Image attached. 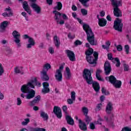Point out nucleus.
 I'll return each mask as SVG.
<instances>
[{
    "instance_id": "23",
    "label": "nucleus",
    "mask_w": 131,
    "mask_h": 131,
    "mask_svg": "<svg viewBox=\"0 0 131 131\" xmlns=\"http://www.w3.org/2000/svg\"><path fill=\"white\" fill-rule=\"evenodd\" d=\"M66 120H67L68 124H70V125H74V120L70 116H66Z\"/></svg>"
},
{
    "instance_id": "34",
    "label": "nucleus",
    "mask_w": 131,
    "mask_h": 131,
    "mask_svg": "<svg viewBox=\"0 0 131 131\" xmlns=\"http://www.w3.org/2000/svg\"><path fill=\"white\" fill-rule=\"evenodd\" d=\"M85 116V121L87 124H90V122L92 121V117L89 116L88 115Z\"/></svg>"
},
{
    "instance_id": "35",
    "label": "nucleus",
    "mask_w": 131,
    "mask_h": 131,
    "mask_svg": "<svg viewBox=\"0 0 131 131\" xmlns=\"http://www.w3.org/2000/svg\"><path fill=\"white\" fill-rule=\"evenodd\" d=\"M82 111L83 113V114L85 115V116L88 115L89 113V109L88 107H83L82 108Z\"/></svg>"
},
{
    "instance_id": "63",
    "label": "nucleus",
    "mask_w": 131,
    "mask_h": 131,
    "mask_svg": "<svg viewBox=\"0 0 131 131\" xmlns=\"http://www.w3.org/2000/svg\"><path fill=\"white\" fill-rule=\"evenodd\" d=\"M37 131H46V129L42 128H37Z\"/></svg>"
},
{
    "instance_id": "9",
    "label": "nucleus",
    "mask_w": 131,
    "mask_h": 131,
    "mask_svg": "<svg viewBox=\"0 0 131 131\" xmlns=\"http://www.w3.org/2000/svg\"><path fill=\"white\" fill-rule=\"evenodd\" d=\"M24 39H27L28 38V43L26 45L27 49H31V48L35 46V41L33 38L29 37L27 34H25L24 35Z\"/></svg>"
},
{
    "instance_id": "26",
    "label": "nucleus",
    "mask_w": 131,
    "mask_h": 131,
    "mask_svg": "<svg viewBox=\"0 0 131 131\" xmlns=\"http://www.w3.org/2000/svg\"><path fill=\"white\" fill-rule=\"evenodd\" d=\"M98 25L100 27H104L105 25H107V20L104 18H101V19H99V21H98Z\"/></svg>"
},
{
    "instance_id": "1",
    "label": "nucleus",
    "mask_w": 131,
    "mask_h": 131,
    "mask_svg": "<svg viewBox=\"0 0 131 131\" xmlns=\"http://www.w3.org/2000/svg\"><path fill=\"white\" fill-rule=\"evenodd\" d=\"M41 83L39 82H37V79L36 78H34L27 83L23 85L20 88V94L21 98L24 99L26 98L27 100H30V99H33L35 97V91L33 89H35V85H40Z\"/></svg>"
},
{
    "instance_id": "27",
    "label": "nucleus",
    "mask_w": 131,
    "mask_h": 131,
    "mask_svg": "<svg viewBox=\"0 0 131 131\" xmlns=\"http://www.w3.org/2000/svg\"><path fill=\"white\" fill-rule=\"evenodd\" d=\"M23 67H21L20 68L19 67H17L14 68V73H16V74H24V71H23Z\"/></svg>"
},
{
    "instance_id": "37",
    "label": "nucleus",
    "mask_w": 131,
    "mask_h": 131,
    "mask_svg": "<svg viewBox=\"0 0 131 131\" xmlns=\"http://www.w3.org/2000/svg\"><path fill=\"white\" fill-rule=\"evenodd\" d=\"M5 51L7 54V55H12L13 54V52H12V49L9 47H7L5 49Z\"/></svg>"
},
{
    "instance_id": "6",
    "label": "nucleus",
    "mask_w": 131,
    "mask_h": 131,
    "mask_svg": "<svg viewBox=\"0 0 131 131\" xmlns=\"http://www.w3.org/2000/svg\"><path fill=\"white\" fill-rule=\"evenodd\" d=\"M12 36H13V41L16 43L17 48H21L22 47V43H21V34L17 31L14 30L12 32Z\"/></svg>"
},
{
    "instance_id": "19",
    "label": "nucleus",
    "mask_w": 131,
    "mask_h": 131,
    "mask_svg": "<svg viewBox=\"0 0 131 131\" xmlns=\"http://www.w3.org/2000/svg\"><path fill=\"white\" fill-rule=\"evenodd\" d=\"M53 13L55 14L54 19L55 21H56L57 23H59V21H60V19H61V16H62V13L56 10L53 11Z\"/></svg>"
},
{
    "instance_id": "32",
    "label": "nucleus",
    "mask_w": 131,
    "mask_h": 131,
    "mask_svg": "<svg viewBox=\"0 0 131 131\" xmlns=\"http://www.w3.org/2000/svg\"><path fill=\"white\" fill-rule=\"evenodd\" d=\"M101 92L102 94H103V95H105V96H108V95H110V93L109 92V91L105 89V87H102Z\"/></svg>"
},
{
    "instance_id": "13",
    "label": "nucleus",
    "mask_w": 131,
    "mask_h": 131,
    "mask_svg": "<svg viewBox=\"0 0 131 131\" xmlns=\"http://www.w3.org/2000/svg\"><path fill=\"white\" fill-rule=\"evenodd\" d=\"M66 53L70 61L74 62V61L76 60L75 54L73 51L70 50H66Z\"/></svg>"
},
{
    "instance_id": "54",
    "label": "nucleus",
    "mask_w": 131,
    "mask_h": 131,
    "mask_svg": "<svg viewBox=\"0 0 131 131\" xmlns=\"http://www.w3.org/2000/svg\"><path fill=\"white\" fill-rule=\"evenodd\" d=\"M121 131H131V128L128 127H124Z\"/></svg>"
},
{
    "instance_id": "58",
    "label": "nucleus",
    "mask_w": 131,
    "mask_h": 131,
    "mask_svg": "<svg viewBox=\"0 0 131 131\" xmlns=\"http://www.w3.org/2000/svg\"><path fill=\"white\" fill-rule=\"evenodd\" d=\"M68 37L69 38H70V39H73V38H75V36H72L71 35V33H69V34L68 35Z\"/></svg>"
},
{
    "instance_id": "48",
    "label": "nucleus",
    "mask_w": 131,
    "mask_h": 131,
    "mask_svg": "<svg viewBox=\"0 0 131 131\" xmlns=\"http://www.w3.org/2000/svg\"><path fill=\"white\" fill-rule=\"evenodd\" d=\"M62 111H63L64 113H65V114H68L67 113V106L63 105L62 106Z\"/></svg>"
},
{
    "instance_id": "45",
    "label": "nucleus",
    "mask_w": 131,
    "mask_h": 131,
    "mask_svg": "<svg viewBox=\"0 0 131 131\" xmlns=\"http://www.w3.org/2000/svg\"><path fill=\"white\" fill-rule=\"evenodd\" d=\"M34 100H35L36 102L39 103V101H40V96L38 95L35 97L34 99Z\"/></svg>"
},
{
    "instance_id": "36",
    "label": "nucleus",
    "mask_w": 131,
    "mask_h": 131,
    "mask_svg": "<svg viewBox=\"0 0 131 131\" xmlns=\"http://www.w3.org/2000/svg\"><path fill=\"white\" fill-rule=\"evenodd\" d=\"M114 61L117 62L116 64V67H120V60H119V58L116 57L114 58Z\"/></svg>"
},
{
    "instance_id": "24",
    "label": "nucleus",
    "mask_w": 131,
    "mask_h": 131,
    "mask_svg": "<svg viewBox=\"0 0 131 131\" xmlns=\"http://www.w3.org/2000/svg\"><path fill=\"white\" fill-rule=\"evenodd\" d=\"M105 79L106 80H109L110 82H111V83H112V84H115V82H116V77H115L113 75H111L110 77H106L105 78Z\"/></svg>"
},
{
    "instance_id": "15",
    "label": "nucleus",
    "mask_w": 131,
    "mask_h": 131,
    "mask_svg": "<svg viewBox=\"0 0 131 131\" xmlns=\"http://www.w3.org/2000/svg\"><path fill=\"white\" fill-rule=\"evenodd\" d=\"M41 80L42 81H48L50 80V77L48 75L47 71L43 69L42 71L41 72Z\"/></svg>"
},
{
    "instance_id": "60",
    "label": "nucleus",
    "mask_w": 131,
    "mask_h": 131,
    "mask_svg": "<svg viewBox=\"0 0 131 131\" xmlns=\"http://www.w3.org/2000/svg\"><path fill=\"white\" fill-rule=\"evenodd\" d=\"M102 72V71L101 70L98 69L96 71V76L97 75H100V73Z\"/></svg>"
},
{
    "instance_id": "21",
    "label": "nucleus",
    "mask_w": 131,
    "mask_h": 131,
    "mask_svg": "<svg viewBox=\"0 0 131 131\" xmlns=\"http://www.w3.org/2000/svg\"><path fill=\"white\" fill-rule=\"evenodd\" d=\"M113 104L111 102H108L107 103V105L106 107L105 111L107 113V114H111V112H112V110H113Z\"/></svg>"
},
{
    "instance_id": "3",
    "label": "nucleus",
    "mask_w": 131,
    "mask_h": 131,
    "mask_svg": "<svg viewBox=\"0 0 131 131\" xmlns=\"http://www.w3.org/2000/svg\"><path fill=\"white\" fill-rule=\"evenodd\" d=\"M83 29L85 31L87 34V40L91 45V46H97V43L95 40V34L92 31V29L90 27V26L86 24L83 25Z\"/></svg>"
},
{
    "instance_id": "51",
    "label": "nucleus",
    "mask_w": 131,
    "mask_h": 131,
    "mask_svg": "<svg viewBox=\"0 0 131 131\" xmlns=\"http://www.w3.org/2000/svg\"><path fill=\"white\" fill-rule=\"evenodd\" d=\"M116 48L117 51H118L119 52H121V51H122V46H121V45H119L117 46H116Z\"/></svg>"
},
{
    "instance_id": "59",
    "label": "nucleus",
    "mask_w": 131,
    "mask_h": 131,
    "mask_svg": "<svg viewBox=\"0 0 131 131\" xmlns=\"http://www.w3.org/2000/svg\"><path fill=\"white\" fill-rule=\"evenodd\" d=\"M38 47L40 49H43V48H45V45L43 44V43L41 42L39 43Z\"/></svg>"
},
{
    "instance_id": "29",
    "label": "nucleus",
    "mask_w": 131,
    "mask_h": 131,
    "mask_svg": "<svg viewBox=\"0 0 131 131\" xmlns=\"http://www.w3.org/2000/svg\"><path fill=\"white\" fill-rule=\"evenodd\" d=\"M113 84L117 89H120V88H121V84H122V82H121V81L120 80H116V82H115V83Z\"/></svg>"
},
{
    "instance_id": "39",
    "label": "nucleus",
    "mask_w": 131,
    "mask_h": 131,
    "mask_svg": "<svg viewBox=\"0 0 131 131\" xmlns=\"http://www.w3.org/2000/svg\"><path fill=\"white\" fill-rule=\"evenodd\" d=\"M43 67L45 69H46L47 71H48L49 69H51L52 67L51 66V64H50L49 63H46L44 65Z\"/></svg>"
},
{
    "instance_id": "49",
    "label": "nucleus",
    "mask_w": 131,
    "mask_h": 131,
    "mask_svg": "<svg viewBox=\"0 0 131 131\" xmlns=\"http://www.w3.org/2000/svg\"><path fill=\"white\" fill-rule=\"evenodd\" d=\"M36 104H38V102H37L36 101L34 100V99L30 102V106H34Z\"/></svg>"
},
{
    "instance_id": "40",
    "label": "nucleus",
    "mask_w": 131,
    "mask_h": 131,
    "mask_svg": "<svg viewBox=\"0 0 131 131\" xmlns=\"http://www.w3.org/2000/svg\"><path fill=\"white\" fill-rule=\"evenodd\" d=\"M102 109V103H99L96 106L95 111H100Z\"/></svg>"
},
{
    "instance_id": "18",
    "label": "nucleus",
    "mask_w": 131,
    "mask_h": 131,
    "mask_svg": "<svg viewBox=\"0 0 131 131\" xmlns=\"http://www.w3.org/2000/svg\"><path fill=\"white\" fill-rule=\"evenodd\" d=\"M23 8L29 15H31V10L30 9V7H29V5H28V3H27V2L25 1L23 2Z\"/></svg>"
},
{
    "instance_id": "28",
    "label": "nucleus",
    "mask_w": 131,
    "mask_h": 131,
    "mask_svg": "<svg viewBox=\"0 0 131 131\" xmlns=\"http://www.w3.org/2000/svg\"><path fill=\"white\" fill-rule=\"evenodd\" d=\"M40 116L43 118V120H48L49 119V115L43 111H41L40 113Z\"/></svg>"
},
{
    "instance_id": "33",
    "label": "nucleus",
    "mask_w": 131,
    "mask_h": 131,
    "mask_svg": "<svg viewBox=\"0 0 131 131\" xmlns=\"http://www.w3.org/2000/svg\"><path fill=\"white\" fill-rule=\"evenodd\" d=\"M25 121H23L21 122V125H27L28 124L29 122H30V119L29 118H26L24 119Z\"/></svg>"
},
{
    "instance_id": "46",
    "label": "nucleus",
    "mask_w": 131,
    "mask_h": 131,
    "mask_svg": "<svg viewBox=\"0 0 131 131\" xmlns=\"http://www.w3.org/2000/svg\"><path fill=\"white\" fill-rule=\"evenodd\" d=\"M107 58L108 60H114V58H113V55H112V53H108L107 54Z\"/></svg>"
},
{
    "instance_id": "20",
    "label": "nucleus",
    "mask_w": 131,
    "mask_h": 131,
    "mask_svg": "<svg viewBox=\"0 0 131 131\" xmlns=\"http://www.w3.org/2000/svg\"><path fill=\"white\" fill-rule=\"evenodd\" d=\"M71 99H68L67 100V102L69 105H71L73 104V101H75V92L73 91L71 93Z\"/></svg>"
},
{
    "instance_id": "5",
    "label": "nucleus",
    "mask_w": 131,
    "mask_h": 131,
    "mask_svg": "<svg viewBox=\"0 0 131 131\" xmlns=\"http://www.w3.org/2000/svg\"><path fill=\"white\" fill-rule=\"evenodd\" d=\"M112 3V6L114 8V15L115 17H122V12L118 8L122 6V3L120 0H110Z\"/></svg>"
},
{
    "instance_id": "31",
    "label": "nucleus",
    "mask_w": 131,
    "mask_h": 131,
    "mask_svg": "<svg viewBox=\"0 0 131 131\" xmlns=\"http://www.w3.org/2000/svg\"><path fill=\"white\" fill-rule=\"evenodd\" d=\"M97 117H98V120L97 122L96 123V124H100V125H102V121H104V119L101 118V116H100V115H98Z\"/></svg>"
},
{
    "instance_id": "53",
    "label": "nucleus",
    "mask_w": 131,
    "mask_h": 131,
    "mask_svg": "<svg viewBox=\"0 0 131 131\" xmlns=\"http://www.w3.org/2000/svg\"><path fill=\"white\" fill-rule=\"evenodd\" d=\"M96 76V78L98 79V80H99L100 81H104V79L102 78L101 77V76H100V75H97Z\"/></svg>"
},
{
    "instance_id": "61",
    "label": "nucleus",
    "mask_w": 131,
    "mask_h": 131,
    "mask_svg": "<svg viewBox=\"0 0 131 131\" xmlns=\"http://www.w3.org/2000/svg\"><path fill=\"white\" fill-rule=\"evenodd\" d=\"M100 101L101 102H103L104 100H105V96H104L103 95H102L100 96Z\"/></svg>"
},
{
    "instance_id": "43",
    "label": "nucleus",
    "mask_w": 131,
    "mask_h": 131,
    "mask_svg": "<svg viewBox=\"0 0 131 131\" xmlns=\"http://www.w3.org/2000/svg\"><path fill=\"white\" fill-rule=\"evenodd\" d=\"M125 51L126 54H128L129 53V46L128 45H125L124 47Z\"/></svg>"
},
{
    "instance_id": "41",
    "label": "nucleus",
    "mask_w": 131,
    "mask_h": 131,
    "mask_svg": "<svg viewBox=\"0 0 131 131\" xmlns=\"http://www.w3.org/2000/svg\"><path fill=\"white\" fill-rule=\"evenodd\" d=\"M5 71L4 70V68H3V66L0 63V76H2L3 74H4Z\"/></svg>"
},
{
    "instance_id": "25",
    "label": "nucleus",
    "mask_w": 131,
    "mask_h": 131,
    "mask_svg": "<svg viewBox=\"0 0 131 131\" xmlns=\"http://www.w3.org/2000/svg\"><path fill=\"white\" fill-rule=\"evenodd\" d=\"M54 43L56 48L60 47V38L57 35H55L53 37Z\"/></svg>"
},
{
    "instance_id": "57",
    "label": "nucleus",
    "mask_w": 131,
    "mask_h": 131,
    "mask_svg": "<svg viewBox=\"0 0 131 131\" xmlns=\"http://www.w3.org/2000/svg\"><path fill=\"white\" fill-rule=\"evenodd\" d=\"M49 53H50V54H54V53H55L54 48H53L52 47H50L49 49Z\"/></svg>"
},
{
    "instance_id": "10",
    "label": "nucleus",
    "mask_w": 131,
    "mask_h": 131,
    "mask_svg": "<svg viewBox=\"0 0 131 131\" xmlns=\"http://www.w3.org/2000/svg\"><path fill=\"white\" fill-rule=\"evenodd\" d=\"M104 71L106 75H109L111 72L112 69L111 68V64L108 61H105L104 65Z\"/></svg>"
},
{
    "instance_id": "38",
    "label": "nucleus",
    "mask_w": 131,
    "mask_h": 131,
    "mask_svg": "<svg viewBox=\"0 0 131 131\" xmlns=\"http://www.w3.org/2000/svg\"><path fill=\"white\" fill-rule=\"evenodd\" d=\"M81 13L83 16H86L88 15V10L86 9H81Z\"/></svg>"
},
{
    "instance_id": "64",
    "label": "nucleus",
    "mask_w": 131,
    "mask_h": 131,
    "mask_svg": "<svg viewBox=\"0 0 131 131\" xmlns=\"http://www.w3.org/2000/svg\"><path fill=\"white\" fill-rule=\"evenodd\" d=\"M31 131H37V128H30Z\"/></svg>"
},
{
    "instance_id": "55",
    "label": "nucleus",
    "mask_w": 131,
    "mask_h": 131,
    "mask_svg": "<svg viewBox=\"0 0 131 131\" xmlns=\"http://www.w3.org/2000/svg\"><path fill=\"white\" fill-rule=\"evenodd\" d=\"M128 68H129V67L128 66V65H127L126 64H124V71H128Z\"/></svg>"
},
{
    "instance_id": "17",
    "label": "nucleus",
    "mask_w": 131,
    "mask_h": 131,
    "mask_svg": "<svg viewBox=\"0 0 131 131\" xmlns=\"http://www.w3.org/2000/svg\"><path fill=\"white\" fill-rule=\"evenodd\" d=\"M8 25H9V21L5 20L2 22L0 24V32H5L6 31V28H7Z\"/></svg>"
},
{
    "instance_id": "8",
    "label": "nucleus",
    "mask_w": 131,
    "mask_h": 131,
    "mask_svg": "<svg viewBox=\"0 0 131 131\" xmlns=\"http://www.w3.org/2000/svg\"><path fill=\"white\" fill-rule=\"evenodd\" d=\"M122 27H123V24H122V20L119 18H117L116 20L114 21L113 28L117 31L119 32H121L122 31Z\"/></svg>"
},
{
    "instance_id": "22",
    "label": "nucleus",
    "mask_w": 131,
    "mask_h": 131,
    "mask_svg": "<svg viewBox=\"0 0 131 131\" xmlns=\"http://www.w3.org/2000/svg\"><path fill=\"white\" fill-rule=\"evenodd\" d=\"M79 127L81 129V130L85 131L88 129V127H86V124L84 123V122H82L81 120H79Z\"/></svg>"
},
{
    "instance_id": "7",
    "label": "nucleus",
    "mask_w": 131,
    "mask_h": 131,
    "mask_svg": "<svg viewBox=\"0 0 131 131\" xmlns=\"http://www.w3.org/2000/svg\"><path fill=\"white\" fill-rule=\"evenodd\" d=\"M64 65L65 63H63L61 66L59 67V69L56 70L55 73V77L56 80L58 82L62 81L63 79V75H62V70L64 69Z\"/></svg>"
},
{
    "instance_id": "2",
    "label": "nucleus",
    "mask_w": 131,
    "mask_h": 131,
    "mask_svg": "<svg viewBox=\"0 0 131 131\" xmlns=\"http://www.w3.org/2000/svg\"><path fill=\"white\" fill-rule=\"evenodd\" d=\"M83 78L88 84H92V87L96 93H99L100 91V84L98 82L93 80L91 71L88 69H85L83 72Z\"/></svg>"
},
{
    "instance_id": "44",
    "label": "nucleus",
    "mask_w": 131,
    "mask_h": 131,
    "mask_svg": "<svg viewBox=\"0 0 131 131\" xmlns=\"http://www.w3.org/2000/svg\"><path fill=\"white\" fill-rule=\"evenodd\" d=\"M21 104H22V100H21V98L18 97L17 98L16 104L17 105V106H20V105H21Z\"/></svg>"
},
{
    "instance_id": "47",
    "label": "nucleus",
    "mask_w": 131,
    "mask_h": 131,
    "mask_svg": "<svg viewBox=\"0 0 131 131\" xmlns=\"http://www.w3.org/2000/svg\"><path fill=\"white\" fill-rule=\"evenodd\" d=\"M80 45H82V42H81L79 40H77L75 41V46H80Z\"/></svg>"
},
{
    "instance_id": "42",
    "label": "nucleus",
    "mask_w": 131,
    "mask_h": 131,
    "mask_svg": "<svg viewBox=\"0 0 131 131\" xmlns=\"http://www.w3.org/2000/svg\"><path fill=\"white\" fill-rule=\"evenodd\" d=\"M79 2L80 3H81V4L83 5L84 7H85V8H89V6H90V5L88 4V2H85L84 1H79Z\"/></svg>"
},
{
    "instance_id": "11",
    "label": "nucleus",
    "mask_w": 131,
    "mask_h": 131,
    "mask_svg": "<svg viewBox=\"0 0 131 131\" xmlns=\"http://www.w3.org/2000/svg\"><path fill=\"white\" fill-rule=\"evenodd\" d=\"M53 113L57 116V118L60 119L62 117V111L59 107L55 106L53 108Z\"/></svg>"
},
{
    "instance_id": "50",
    "label": "nucleus",
    "mask_w": 131,
    "mask_h": 131,
    "mask_svg": "<svg viewBox=\"0 0 131 131\" xmlns=\"http://www.w3.org/2000/svg\"><path fill=\"white\" fill-rule=\"evenodd\" d=\"M90 128H91V129H95V128H96V125H95V124L93 123H90Z\"/></svg>"
},
{
    "instance_id": "16",
    "label": "nucleus",
    "mask_w": 131,
    "mask_h": 131,
    "mask_svg": "<svg viewBox=\"0 0 131 131\" xmlns=\"http://www.w3.org/2000/svg\"><path fill=\"white\" fill-rule=\"evenodd\" d=\"M5 12L3 13L2 14V16H3L4 17H11V16H13V12L12 11V9L11 8V7H8V8H6L5 9ZM7 12H9V13H8Z\"/></svg>"
},
{
    "instance_id": "4",
    "label": "nucleus",
    "mask_w": 131,
    "mask_h": 131,
    "mask_svg": "<svg viewBox=\"0 0 131 131\" xmlns=\"http://www.w3.org/2000/svg\"><path fill=\"white\" fill-rule=\"evenodd\" d=\"M95 58H94V57L92 56V55H93ZM85 54L86 55V60L87 62L89 64H96L97 63V60H98V58L99 57V54L95 51L94 52V50L92 48H89L85 52Z\"/></svg>"
},
{
    "instance_id": "14",
    "label": "nucleus",
    "mask_w": 131,
    "mask_h": 131,
    "mask_svg": "<svg viewBox=\"0 0 131 131\" xmlns=\"http://www.w3.org/2000/svg\"><path fill=\"white\" fill-rule=\"evenodd\" d=\"M43 89L41 92L42 94H48L50 92V84L48 82H44L42 83Z\"/></svg>"
},
{
    "instance_id": "12",
    "label": "nucleus",
    "mask_w": 131,
    "mask_h": 131,
    "mask_svg": "<svg viewBox=\"0 0 131 131\" xmlns=\"http://www.w3.org/2000/svg\"><path fill=\"white\" fill-rule=\"evenodd\" d=\"M30 6L33 9L34 12H36L37 14H40L41 12V8L39 6L36 4L35 3H32L31 4Z\"/></svg>"
},
{
    "instance_id": "56",
    "label": "nucleus",
    "mask_w": 131,
    "mask_h": 131,
    "mask_svg": "<svg viewBox=\"0 0 131 131\" xmlns=\"http://www.w3.org/2000/svg\"><path fill=\"white\" fill-rule=\"evenodd\" d=\"M46 3L49 6L53 5V0H46Z\"/></svg>"
},
{
    "instance_id": "62",
    "label": "nucleus",
    "mask_w": 131,
    "mask_h": 131,
    "mask_svg": "<svg viewBox=\"0 0 131 131\" xmlns=\"http://www.w3.org/2000/svg\"><path fill=\"white\" fill-rule=\"evenodd\" d=\"M100 16H101V17H104V16H105V12H104V11H101L100 12Z\"/></svg>"
},
{
    "instance_id": "30",
    "label": "nucleus",
    "mask_w": 131,
    "mask_h": 131,
    "mask_svg": "<svg viewBox=\"0 0 131 131\" xmlns=\"http://www.w3.org/2000/svg\"><path fill=\"white\" fill-rule=\"evenodd\" d=\"M57 6H55L54 9V10H58V11H60V10H62L63 5L61 2H57Z\"/></svg>"
},
{
    "instance_id": "52",
    "label": "nucleus",
    "mask_w": 131,
    "mask_h": 131,
    "mask_svg": "<svg viewBox=\"0 0 131 131\" xmlns=\"http://www.w3.org/2000/svg\"><path fill=\"white\" fill-rule=\"evenodd\" d=\"M71 78V73H67V75L66 76V79H70Z\"/></svg>"
}]
</instances>
